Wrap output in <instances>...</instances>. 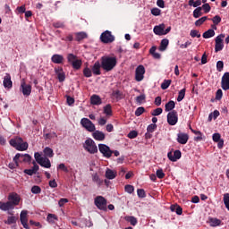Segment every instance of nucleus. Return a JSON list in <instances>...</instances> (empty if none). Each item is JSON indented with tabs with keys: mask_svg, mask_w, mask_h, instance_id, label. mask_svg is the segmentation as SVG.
Segmentation results:
<instances>
[{
	"mask_svg": "<svg viewBox=\"0 0 229 229\" xmlns=\"http://www.w3.org/2000/svg\"><path fill=\"white\" fill-rule=\"evenodd\" d=\"M101 67L106 72H110V71H114V68L117 65V57L105 55L100 59Z\"/></svg>",
	"mask_w": 229,
	"mask_h": 229,
	"instance_id": "obj_1",
	"label": "nucleus"
},
{
	"mask_svg": "<svg viewBox=\"0 0 229 229\" xmlns=\"http://www.w3.org/2000/svg\"><path fill=\"white\" fill-rule=\"evenodd\" d=\"M9 144L17 149V151H26L28 149V142H24L22 138L16 137L10 140Z\"/></svg>",
	"mask_w": 229,
	"mask_h": 229,
	"instance_id": "obj_2",
	"label": "nucleus"
},
{
	"mask_svg": "<svg viewBox=\"0 0 229 229\" xmlns=\"http://www.w3.org/2000/svg\"><path fill=\"white\" fill-rule=\"evenodd\" d=\"M83 148L86 151H88V153H90V155H95V153H98V146L92 139L86 140Z\"/></svg>",
	"mask_w": 229,
	"mask_h": 229,
	"instance_id": "obj_3",
	"label": "nucleus"
},
{
	"mask_svg": "<svg viewBox=\"0 0 229 229\" xmlns=\"http://www.w3.org/2000/svg\"><path fill=\"white\" fill-rule=\"evenodd\" d=\"M94 204H95V207H97V208H98V210H103L104 212H106L107 201H106V199H105V197L97 196L94 199Z\"/></svg>",
	"mask_w": 229,
	"mask_h": 229,
	"instance_id": "obj_4",
	"label": "nucleus"
},
{
	"mask_svg": "<svg viewBox=\"0 0 229 229\" xmlns=\"http://www.w3.org/2000/svg\"><path fill=\"white\" fill-rule=\"evenodd\" d=\"M225 34H220L215 38V53H219V51H223L225 48Z\"/></svg>",
	"mask_w": 229,
	"mask_h": 229,
	"instance_id": "obj_5",
	"label": "nucleus"
},
{
	"mask_svg": "<svg viewBox=\"0 0 229 229\" xmlns=\"http://www.w3.org/2000/svg\"><path fill=\"white\" fill-rule=\"evenodd\" d=\"M100 40L103 44H112L115 40V37L112 35L110 30H106L101 34Z\"/></svg>",
	"mask_w": 229,
	"mask_h": 229,
	"instance_id": "obj_6",
	"label": "nucleus"
},
{
	"mask_svg": "<svg viewBox=\"0 0 229 229\" xmlns=\"http://www.w3.org/2000/svg\"><path fill=\"white\" fill-rule=\"evenodd\" d=\"M81 124L82 128H85V130H87V131H96V125L89 118H82L81 120Z\"/></svg>",
	"mask_w": 229,
	"mask_h": 229,
	"instance_id": "obj_7",
	"label": "nucleus"
},
{
	"mask_svg": "<svg viewBox=\"0 0 229 229\" xmlns=\"http://www.w3.org/2000/svg\"><path fill=\"white\" fill-rule=\"evenodd\" d=\"M167 123L170 126H174L178 123V112L173 110L167 114Z\"/></svg>",
	"mask_w": 229,
	"mask_h": 229,
	"instance_id": "obj_8",
	"label": "nucleus"
},
{
	"mask_svg": "<svg viewBox=\"0 0 229 229\" xmlns=\"http://www.w3.org/2000/svg\"><path fill=\"white\" fill-rule=\"evenodd\" d=\"M144 74H146V68H144V65H139L135 72L136 81H142L144 80Z\"/></svg>",
	"mask_w": 229,
	"mask_h": 229,
	"instance_id": "obj_9",
	"label": "nucleus"
},
{
	"mask_svg": "<svg viewBox=\"0 0 229 229\" xmlns=\"http://www.w3.org/2000/svg\"><path fill=\"white\" fill-rule=\"evenodd\" d=\"M98 149L100 153H102V155L106 157V158H110V157H112V154L114 153V151L110 149V147L106 146V144H99Z\"/></svg>",
	"mask_w": 229,
	"mask_h": 229,
	"instance_id": "obj_10",
	"label": "nucleus"
},
{
	"mask_svg": "<svg viewBox=\"0 0 229 229\" xmlns=\"http://www.w3.org/2000/svg\"><path fill=\"white\" fill-rule=\"evenodd\" d=\"M168 159L171 162H177L182 158V151L180 150H174V156H173V151H170L167 153Z\"/></svg>",
	"mask_w": 229,
	"mask_h": 229,
	"instance_id": "obj_11",
	"label": "nucleus"
},
{
	"mask_svg": "<svg viewBox=\"0 0 229 229\" xmlns=\"http://www.w3.org/2000/svg\"><path fill=\"white\" fill-rule=\"evenodd\" d=\"M20 221L25 229H30V225H28V211L22 210L20 215Z\"/></svg>",
	"mask_w": 229,
	"mask_h": 229,
	"instance_id": "obj_12",
	"label": "nucleus"
},
{
	"mask_svg": "<svg viewBox=\"0 0 229 229\" xmlns=\"http://www.w3.org/2000/svg\"><path fill=\"white\" fill-rule=\"evenodd\" d=\"M8 199L10 203H12V205H13L14 207H17V205L21 203V196H19V194L15 192L10 193L8 196Z\"/></svg>",
	"mask_w": 229,
	"mask_h": 229,
	"instance_id": "obj_13",
	"label": "nucleus"
},
{
	"mask_svg": "<svg viewBox=\"0 0 229 229\" xmlns=\"http://www.w3.org/2000/svg\"><path fill=\"white\" fill-rule=\"evenodd\" d=\"M221 88L223 90H229V72H226L222 76Z\"/></svg>",
	"mask_w": 229,
	"mask_h": 229,
	"instance_id": "obj_14",
	"label": "nucleus"
},
{
	"mask_svg": "<svg viewBox=\"0 0 229 229\" xmlns=\"http://www.w3.org/2000/svg\"><path fill=\"white\" fill-rule=\"evenodd\" d=\"M221 219H218L217 217H211L209 216L207 220V224L209 225L212 228H216L217 226H221Z\"/></svg>",
	"mask_w": 229,
	"mask_h": 229,
	"instance_id": "obj_15",
	"label": "nucleus"
},
{
	"mask_svg": "<svg viewBox=\"0 0 229 229\" xmlns=\"http://www.w3.org/2000/svg\"><path fill=\"white\" fill-rule=\"evenodd\" d=\"M177 142L182 145L187 144V142H189V134L184 132H179L177 134Z\"/></svg>",
	"mask_w": 229,
	"mask_h": 229,
	"instance_id": "obj_16",
	"label": "nucleus"
},
{
	"mask_svg": "<svg viewBox=\"0 0 229 229\" xmlns=\"http://www.w3.org/2000/svg\"><path fill=\"white\" fill-rule=\"evenodd\" d=\"M101 63H99V61H97L91 67L92 74H94V76H101Z\"/></svg>",
	"mask_w": 229,
	"mask_h": 229,
	"instance_id": "obj_17",
	"label": "nucleus"
},
{
	"mask_svg": "<svg viewBox=\"0 0 229 229\" xmlns=\"http://www.w3.org/2000/svg\"><path fill=\"white\" fill-rule=\"evenodd\" d=\"M15 207L12 204V202H3L0 201V210H3L4 212H7L8 210H13Z\"/></svg>",
	"mask_w": 229,
	"mask_h": 229,
	"instance_id": "obj_18",
	"label": "nucleus"
},
{
	"mask_svg": "<svg viewBox=\"0 0 229 229\" xmlns=\"http://www.w3.org/2000/svg\"><path fill=\"white\" fill-rule=\"evenodd\" d=\"M4 89H12L13 87V82L12 81V76L9 73H6L4 77Z\"/></svg>",
	"mask_w": 229,
	"mask_h": 229,
	"instance_id": "obj_19",
	"label": "nucleus"
},
{
	"mask_svg": "<svg viewBox=\"0 0 229 229\" xmlns=\"http://www.w3.org/2000/svg\"><path fill=\"white\" fill-rule=\"evenodd\" d=\"M190 130L192 133H194V135H197L193 138V140L195 142H201V140H203L205 139V136L202 134V132L200 131H196V130L192 129L191 127H190Z\"/></svg>",
	"mask_w": 229,
	"mask_h": 229,
	"instance_id": "obj_20",
	"label": "nucleus"
},
{
	"mask_svg": "<svg viewBox=\"0 0 229 229\" xmlns=\"http://www.w3.org/2000/svg\"><path fill=\"white\" fill-rule=\"evenodd\" d=\"M164 30H165V24L162 23L154 27L153 31L155 35L161 37L164 35Z\"/></svg>",
	"mask_w": 229,
	"mask_h": 229,
	"instance_id": "obj_21",
	"label": "nucleus"
},
{
	"mask_svg": "<svg viewBox=\"0 0 229 229\" xmlns=\"http://www.w3.org/2000/svg\"><path fill=\"white\" fill-rule=\"evenodd\" d=\"M51 61L53 62V64H64V55L55 54L54 55H52Z\"/></svg>",
	"mask_w": 229,
	"mask_h": 229,
	"instance_id": "obj_22",
	"label": "nucleus"
},
{
	"mask_svg": "<svg viewBox=\"0 0 229 229\" xmlns=\"http://www.w3.org/2000/svg\"><path fill=\"white\" fill-rule=\"evenodd\" d=\"M21 87L22 89L23 96H30V94H31V85H28L26 82H22Z\"/></svg>",
	"mask_w": 229,
	"mask_h": 229,
	"instance_id": "obj_23",
	"label": "nucleus"
},
{
	"mask_svg": "<svg viewBox=\"0 0 229 229\" xmlns=\"http://www.w3.org/2000/svg\"><path fill=\"white\" fill-rule=\"evenodd\" d=\"M92 137L95 139V140H105V134L101 131H94Z\"/></svg>",
	"mask_w": 229,
	"mask_h": 229,
	"instance_id": "obj_24",
	"label": "nucleus"
},
{
	"mask_svg": "<svg viewBox=\"0 0 229 229\" xmlns=\"http://www.w3.org/2000/svg\"><path fill=\"white\" fill-rule=\"evenodd\" d=\"M90 103L91 105L99 106L102 105L103 100H101V97H99L98 95H93L90 98Z\"/></svg>",
	"mask_w": 229,
	"mask_h": 229,
	"instance_id": "obj_25",
	"label": "nucleus"
},
{
	"mask_svg": "<svg viewBox=\"0 0 229 229\" xmlns=\"http://www.w3.org/2000/svg\"><path fill=\"white\" fill-rule=\"evenodd\" d=\"M55 74H57V78L60 82L65 81V73L64 72V69L62 68L55 69Z\"/></svg>",
	"mask_w": 229,
	"mask_h": 229,
	"instance_id": "obj_26",
	"label": "nucleus"
},
{
	"mask_svg": "<svg viewBox=\"0 0 229 229\" xmlns=\"http://www.w3.org/2000/svg\"><path fill=\"white\" fill-rule=\"evenodd\" d=\"M43 153H44L46 158H53V157H55V152L53 151V148H51L49 147H46L43 149Z\"/></svg>",
	"mask_w": 229,
	"mask_h": 229,
	"instance_id": "obj_27",
	"label": "nucleus"
},
{
	"mask_svg": "<svg viewBox=\"0 0 229 229\" xmlns=\"http://www.w3.org/2000/svg\"><path fill=\"white\" fill-rule=\"evenodd\" d=\"M38 164L41 167H45L46 169H49L51 167V161L48 157H43Z\"/></svg>",
	"mask_w": 229,
	"mask_h": 229,
	"instance_id": "obj_28",
	"label": "nucleus"
},
{
	"mask_svg": "<svg viewBox=\"0 0 229 229\" xmlns=\"http://www.w3.org/2000/svg\"><path fill=\"white\" fill-rule=\"evenodd\" d=\"M174 106H176V103H174V101L170 100L169 102H167L165 106V112H173V110H174Z\"/></svg>",
	"mask_w": 229,
	"mask_h": 229,
	"instance_id": "obj_29",
	"label": "nucleus"
},
{
	"mask_svg": "<svg viewBox=\"0 0 229 229\" xmlns=\"http://www.w3.org/2000/svg\"><path fill=\"white\" fill-rule=\"evenodd\" d=\"M82 64L83 62L81 61V59H75L74 62L72 63V67H73L75 71H80V69H81Z\"/></svg>",
	"mask_w": 229,
	"mask_h": 229,
	"instance_id": "obj_30",
	"label": "nucleus"
},
{
	"mask_svg": "<svg viewBox=\"0 0 229 229\" xmlns=\"http://www.w3.org/2000/svg\"><path fill=\"white\" fill-rule=\"evenodd\" d=\"M87 33L85 32H76L75 33V40L77 42H81V40H85L87 38Z\"/></svg>",
	"mask_w": 229,
	"mask_h": 229,
	"instance_id": "obj_31",
	"label": "nucleus"
},
{
	"mask_svg": "<svg viewBox=\"0 0 229 229\" xmlns=\"http://www.w3.org/2000/svg\"><path fill=\"white\" fill-rule=\"evenodd\" d=\"M117 176V173L114 172L111 169H107L106 171V178H107V180H114V178H115Z\"/></svg>",
	"mask_w": 229,
	"mask_h": 229,
	"instance_id": "obj_32",
	"label": "nucleus"
},
{
	"mask_svg": "<svg viewBox=\"0 0 229 229\" xmlns=\"http://www.w3.org/2000/svg\"><path fill=\"white\" fill-rule=\"evenodd\" d=\"M167 46H169V39H162L159 46V51H165V49H167Z\"/></svg>",
	"mask_w": 229,
	"mask_h": 229,
	"instance_id": "obj_33",
	"label": "nucleus"
},
{
	"mask_svg": "<svg viewBox=\"0 0 229 229\" xmlns=\"http://www.w3.org/2000/svg\"><path fill=\"white\" fill-rule=\"evenodd\" d=\"M214 35H216V31H214L212 29H209L202 34V37L203 38H212Z\"/></svg>",
	"mask_w": 229,
	"mask_h": 229,
	"instance_id": "obj_34",
	"label": "nucleus"
},
{
	"mask_svg": "<svg viewBox=\"0 0 229 229\" xmlns=\"http://www.w3.org/2000/svg\"><path fill=\"white\" fill-rule=\"evenodd\" d=\"M17 216H10L7 217V220H4L5 225H15L17 223Z\"/></svg>",
	"mask_w": 229,
	"mask_h": 229,
	"instance_id": "obj_35",
	"label": "nucleus"
},
{
	"mask_svg": "<svg viewBox=\"0 0 229 229\" xmlns=\"http://www.w3.org/2000/svg\"><path fill=\"white\" fill-rule=\"evenodd\" d=\"M82 72L85 78H92V69L89 68V66H86Z\"/></svg>",
	"mask_w": 229,
	"mask_h": 229,
	"instance_id": "obj_36",
	"label": "nucleus"
},
{
	"mask_svg": "<svg viewBox=\"0 0 229 229\" xmlns=\"http://www.w3.org/2000/svg\"><path fill=\"white\" fill-rule=\"evenodd\" d=\"M201 10H202L201 7H197L193 11V17H194V19H199V17H201V15H203V13H201Z\"/></svg>",
	"mask_w": 229,
	"mask_h": 229,
	"instance_id": "obj_37",
	"label": "nucleus"
},
{
	"mask_svg": "<svg viewBox=\"0 0 229 229\" xmlns=\"http://www.w3.org/2000/svg\"><path fill=\"white\" fill-rule=\"evenodd\" d=\"M104 114L107 116H112V106L110 104L104 106Z\"/></svg>",
	"mask_w": 229,
	"mask_h": 229,
	"instance_id": "obj_38",
	"label": "nucleus"
},
{
	"mask_svg": "<svg viewBox=\"0 0 229 229\" xmlns=\"http://www.w3.org/2000/svg\"><path fill=\"white\" fill-rule=\"evenodd\" d=\"M125 220L127 223H130L132 226H135L138 223L137 218L135 216H126Z\"/></svg>",
	"mask_w": 229,
	"mask_h": 229,
	"instance_id": "obj_39",
	"label": "nucleus"
},
{
	"mask_svg": "<svg viewBox=\"0 0 229 229\" xmlns=\"http://www.w3.org/2000/svg\"><path fill=\"white\" fill-rule=\"evenodd\" d=\"M13 162H24V154L17 153L13 157Z\"/></svg>",
	"mask_w": 229,
	"mask_h": 229,
	"instance_id": "obj_40",
	"label": "nucleus"
},
{
	"mask_svg": "<svg viewBox=\"0 0 229 229\" xmlns=\"http://www.w3.org/2000/svg\"><path fill=\"white\" fill-rule=\"evenodd\" d=\"M171 80H165L161 84L162 90H167V89H169V86L171 85Z\"/></svg>",
	"mask_w": 229,
	"mask_h": 229,
	"instance_id": "obj_41",
	"label": "nucleus"
},
{
	"mask_svg": "<svg viewBox=\"0 0 229 229\" xmlns=\"http://www.w3.org/2000/svg\"><path fill=\"white\" fill-rule=\"evenodd\" d=\"M92 180L97 185H102L103 184V180H100L99 175L98 174H94L92 175Z\"/></svg>",
	"mask_w": 229,
	"mask_h": 229,
	"instance_id": "obj_42",
	"label": "nucleus"
},
{
	"mask_svg": "<svg viewBox=\"0 0 229 229\" xmlns=\"http://www.w3.org/2000/svg\"><path fill=\"white\" fill-rule=\"evenodd\" d=\"M185 89H182L179 91L178 97H177V101L180 103L181 101H183V98H185Z\"/></svg>",
	"mask_w": 229,
	"mask_h": 229,
	"instance_id": "obj_43",
	"label": "nucleus"
},
{
	"mask_svg": "<svg viewBox=\"0 0 229 229\" xmlns=\"http://www.w3.org/2000/svg\"><path fill=\"white\" fill-rule=\"evenodd\" d=\"M57 220H58V217L55 214H48L47 217V221H48V223L54 224L55 221H57Z\"/></svg>",
	"mask_w": 229,
	"mask_h": 229,
	"instance_id": "obj_44",
	"label": "nucleus"
},
{
	"mask_svg": "<svg viewBox=\"0 0 229 229\" xmlns=\"http://www.w3.org/2000/svg\"><path fill=\"white\" fill-rule=\"evenodd\" d=\"M156 176L159 178V180H162L165 178V174L164 173V170L162 168L157 170Z\"/></svg>",
	"mask_w": 229,
	"mask_h": 229,
	"instance_id": "obj_45",
	"label": "nucleus"
},
{
	"mask_svg": "<svg viewBox=\"0 0 229 229\" xmlns=\"http://www.w3.org/2000/svg\"><path fill=\"white\" fill-rule=\"evenodd\" d=\"M190 35L192 38H199L201 37V34L199 33V30H191V32H190Z\"/></svg>",
	"mask_w": 229,
	"mask_h": 229,
	"instance_id": "obj_46",
	"label": "nucleus"
},
{
	"mask_svg": "<svg viewBox=\"0 0 229 229\" xmlns=\"http://www.w3.org/2000/svg\"><path fill=\"white\" fill-rule=\"evenodd\" d=\"M223 69H225V63L223 61H217V63H216V71L218 72H222Z\"/></svg>",
	"mask_w": 229,
	"mask_h": 229,
	"instance_id": "obj_47",
	"label": "nucleus"
},
{
	"mask_svg": "<svg viewBox=\"0 0 229 229\" xmlns=\"http://www.w3.org/2000/svg\"><path fill=\"white\" fill-rule=\"evenodd\" d=\"M157 123H150L148 127H147V131L148 133H153L155 131V130H157Z\"/></svg>",
	"mask_w": 229,
	"mask_h": 229,
	"instance_id": "obj_48",
	"label": "nucleus"
},
{
	"mask_svg": "<svg viewBox=\"0 0 229 229\" xmlns=\"http://www.w3.org/2000/svg\"><path fill=\"white\" fill-rule=\"evenodd\" d=\"M32 194H40L42 192V189L40 186L34 185L31 188Z\"/></svg>",
	"mask_w": 229,
	"mask_h": 229,
	"instance_id": "obj_49",
	"label": "nucleus"
},
{
	"mask_svg": "<svg viewBox=\"0 0 229 229\" xmlns=\"http://www.w3.org/2000/svg\"><path fill=\"white\" fill-rule=\"evenodd\" d=\"M144 112H146V109L144 107H138L135 111L136 117H140V115H142Z\"/></svg>",
	"mask_w": 229,
	"mask_h": 229,
	"instance_id": "obj_50",
	"label": "nucleus"
},
{
	"mask_svg": "<svg viewBox=\"0 0 229 229\" xmlns=\"http://www.w3.org/2000/svg\"><path fill=\"white\" fill-rule=\"evenodd\" d=\"M224 204L225 208L229 210V193L224 194Z\"/></svg>",
	"mask_w": 229,
	"mask_h": 229,
	"instance_id": "obj_51",
	"label": "nucleus"
},
{
	"mask_svg": "<svg viewBox=\"0 0 229 229\" xmlns=\"http://www.w3.org/2000/svg\"><path fill=\"white\" fill-rule=\"evenodd\" d=\"M113 96L116 99H123V92L119 89L113 91Z\"/></svg>",
	"mask_w": 229,
	"mask_h": 229,
	"instance_id": "obj_52",
	"label": "nucleus"
},
{
	"mask_svg": "<svg viewBox=\"0 0 229 229\" xmlns=\"http://www.w3.org/2000/svg\"><path fill=\"white\" fill-rule=\"evenodd\" d=\"M208 19V17H207V16L199 18V20H197L195 21V26H201V24H203V22H205Z\"/></svg>",
	"mask_w": 229,
	"mask_h": 229,
	"instance_id": "obj_53",
	"label": "nucleus"
},
{
	"mask_svg": "<svg viewBox=\"0 0 229 229\" xmlns=\"http://www.w3.org/2000/svg\"><path fill=\"white\" fill-rule=\"evenodd\" d=\"M77 59H78V56L74 55V54H68L67 55V60L69 64H73V62Z\"/></svg>",
	"mask_w": 229,
	"mask_h": 229,
	"instance_id": "obj_54",
	"label": "nucleus"
},
{
	"mask_svg": "<svg viewBox=\"0 0 229 229\" xmlns=\"http://www.w3.org/2000/svg\"><path fill=\"white\" fill-rule=\"evenodd\" d=\"M163 112L164 110L161 107H157L155 110H153V112L151 113V115H153L154 117H157V115H160Z\"/></svg>",
	"mask_w": 229,
	"mask_h": 229,
	"instance_id": "obj_55",
	"label": "nucleus"
},
{
	"mask_svg": "<svg viewBox=\"0 0 229 229\" xmlns=\"http://www.w3.org/2000/svg\"><path fill=\"white\" fill-rule=\"evenodd\" d=\"M124 189L125 192H128V194H132V192L135 191V188L130 184L125 185Z\"/></svg>",
	"mask_w": 229,
	"mask_h": 229,
	"instance_id": "obj_56",
	"label": "nucleus"
},
{
	"mask_svg": "<svg viewBox=\"0 0 229 229\" xmlns=\"http://www.w3.org/2000/svg\"><path fill=\"white\" fill-rule=\"evenodd\" d=\"M138 135H139V132H138L137 131H131L128 133L127 137H128L129 139H137Z\"/></svg>",
	"mask_w": 229,
	"mask_h": 229,
	"instance_id": "obj_57",
	"label": "nucleus"
},
{
	"mask_svg": "<svg viewBox=\"0 0 229 229\" xmlns=\"http://www.w3.org/2000/svg\"><path fill=\"white\" fill-rule=\"evenodd\" d=\"M137 195L141 199L146 198V191H144V189H138Z\"/></svg>",
	"mask_w": 229,
	"mask_h": 229,
	"instance_id": "obj_58",
	"label": "nucleus"
},
{
	"mask_svg": "<svg viewBox=\"0 0 229 229\" xmlns=\"http://www.w3.org/2000/svg\"><path fill=\"white\" fill-rule=\"evenodd\" d=\"M212 139H213L214 142H219V140L221 139V134L218 132H216L213 134Z\"/></svg>",
	"mask_w": 229,
	"mask_h": 229,
	"instance_id": "obj_59",
	"label": "nucleus"
},
{
	"mask_svg": "<svg viewBox=\"0 0 229 229\" xmlns=\"http://www.w3.org/2000/svg\"><path fill=\"white\" fill-rule=\"evenodd\" d=\"M54 28H65V23L62 21H55L53 23Z\"/></svg>",
	"mask_w": 229,
	"mask_h": 229,
	"instance_id": "obj_60",
	"label": "nucleus"
},
{
	"mask_svg": "<svg viewBox=\"0 0 229 229\" xmlns=\"http://www.w3.org/2000/svg\"><path fill=\"white\" fill-rule=\"evenodd\" d=\"M34 157H35V160H36V162H37L38 164L44 158V157H42V156L40 155V153H38V152H36V153L34 154Z\"/></svg>",
	"mask_w": 229,
	"mask_h": 229,
	"instance_id": "obj_61",
	"label": "nucleus"
},
{
	"mask_svg": "<svg viewBox=\"0 0 229 229\" xmlns=\"http://www.w3.org/2000/svg\"><path fill=\"white\" fill-rule=\"evenodd\" d=\"M201 8L204 10L205 13H208L211 10L209 4H204Z\"/></svg>",
	"mask_w": 229,
	"mask_h": 229,
	"instance_id": "obj_62",
	"label": "nucleus"
},
{
	"mask_svg": "<svg viewBox=\"0 0 229 229\" xmlns=\"http://www.w3.org/2000/svg\"><path fill=\"white\" fill-rule=\"evenodd\" d=\"M213 24L217 25L221 22V16L219 15H216L213 19H212Z\"/></svg>",
	"mask_w": 229,
	"mask_h": 229,
	"instance_id": "obj_63",
	"label": "nucleus"
},
{
	"mask_svg": "<svg viewBox=\"0 0 229 229\" xmlns=\"http://www.w3.org/2000/svg\"><path fill=\"white\" fill-rule=\"evenodd\" d=\"M136 101L138 103H142L143 101H146V95L142 94V95H140L136 98Z\"/></svg>",
	"mask_w": 229,
	"mask_h": 229,
	"instance_id": "obj_64",
	"label": "nucleus"
}]
</instances>
